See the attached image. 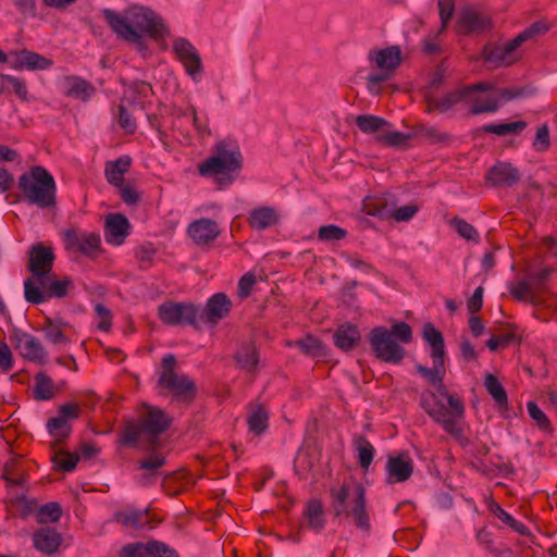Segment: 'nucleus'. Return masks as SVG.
Segmentation results:
<instances>
[{
	"instance_id": "nucleus-1",
	"label": "nucleus",
	"mask_w": 557,
	"mask_h": 557,
	"mask_svg": "<svg viewBox=\"0 0 557 557\" xmlns=\"http://www.w3.org/2000/svg\"><path fill=\"white\" fill-rule=\"evenodd\" d=\"M422 337L431 348L430 356L433 360V367L428 368L422 364H416V370L430 385L437 387L442 396L446 397L449 408L437 398L434 392L429 393V398L421 399V407L448 434L460 437L462 435L460 420L463 419L465 406L461 399L449 394L443 384L446 374V352L443 333L431 322H428L423 325Z\"/></svg>"
},
{
	"instance_id": "nucleus-2",
	"label": "nucleus",
	"mask_w": 557,
	"mask_h": 557,
	"mask_svg": "<svg viewBox=\"0 0 557 557\" xmlns=\"http://www.w3.org/2000/svg\"><path fill=\"white\" fill-rule=\"evenodd\" d=\"M102 14L117 38L135 44L138 48L145 47V36L159 40L168 34L163 20L147 7L133 4L123 13L104 9Z\"/></svg>"
},
{
	"instance_id": "nucleus-3",
	"label": "nucleus",
	"mask_w": 557,
	"mask_h": 557,
	"mask_svg": "<svg viewBox=\"0 0 557 557\" xmlns=\"http://www.w3.org/2000/svg\"><path fill=\"white\" fill-rule=\"evenodd\" d=\"M146 411L138 420L127 419L122 422L117 443L127 448L140 445L147 451L157 450L160 446V435L172 424V418L161 408L145 405Z\"/></svg>"
},
{
	"instance_id": "nucleus-4",
	"label": "nucleus",
	"mask_w": 557,
	"mask_h": 557,
	"mask_svg": "<svg viewBox=\"0 0 557 557\" xmlns=\"http://www.w3.org/2000/svg\"><path fill=\"white\" fill-rule=\"evenodd\" d=\"M330 507L334 518L345 519L363 533L371 531V519L367 509L366 488L356 484L351 491L349 484L330 488Z\"/></svg>"
},
{
	"instance_id": "nucleus-5",
	"label": "nucleus",
	"mask_w": 557,
	"mask_h": 557,
	"mask_svg": "<svg viewBox=\"0 0 557 557\" xmlns=\"http://www.w3.org/2000/svg\"><path fill=\"white\" fill-rule=\"evenodd\" d=\"M18 188L29 203H35L40 208L55 205L54 178L40 165L33 166L29 174L25 173L20 176Z\"/></svg>"
},
{
	"instance_id": "nucleus-6",
	"label": "nucleus",
	"mask_w": 557,
	"mask_h": 557,
	"mask_svg": "<svg viewBox=\"0 0 557 557\" xmlns=\"http://www.w3.org/2000/svg\"><path fill=\"white\" fill-rule=\"evenodd\" d=\"M176 367L177 360L173 354L162 358L158 387L172 394L177 401L191 404L197 395L196 384L187 375L178 374Z\"/></svg>"
},
{
	"instance_id": "nucleus-7",
	"label": "nucleus",
	"mask_w": 557,
	"mask_h": 557,
	"mask_svg": "<svg viewBox=\"0 0 557 557\" xmlns=\"http://www.w3.org/2000/svg\"><path fill=\"white\" fill-rule=\"evenodd\" d=\"M243 156L239 148L227 140H221L213 147L212 156L198 164V173L208 177L219 174L239 172Z\"/></svg>"
},
{
	"instance_id": "nucleus-8",
	"label": "nucleus",
	"mask_w": 557,
	"mask_h": 557,
	"mask_svg": "<svg viewBox=\"0 0 557 557\" xmlns=\"http://www.w3.org/2000/svg\"><path fill=\"white\" fill-rule=\"evenodd\" d=\"M368 341L373 355L383 362L398 364L405 358V348L393 339L385 326L373 327L368 334Z\"/></svg>"
},
{
	"instance_id": "nucleus-9",
	"label": "nucleus",
	"mask_w": 557,
	"mask_h": 557,
	"mask_svg": "<svg viewBox=\"0 0 557 557\" xmlns=\"http://www.w3.org/2000/svg\"><path fill=\"white\" fill-rule=\"evenodd\" d=\"M199 306L193 302L165 301L158 307L160 320L168 325H190L200 330Z\"/></svg>"
},
{
	"instance_id": "nucleus-10",
	"label": "nucleus",
	"mask_w": 557,
	"mask_h": 557,
	"mask_svg": "<svg viewBox=\"0 0 557 557\" xmlns=\"http://www.w3.org/2000/svg\"><path fill=\"white\" fill-rule=\"evenodd\" d=\"M81 416V407L77 404H64L59 407V416L50 418L47 422V430L54 437L52 447L63 445L69 438L72 426L70 420H76Z\"/></svg>"
},
{
	"instance_id": "nucleus-11",
	"label": "nucleus",
	"mask_w": 557,
	"mask_h": 557,
	"mask_svg": "<svg viewBox=\"0 0 557 557\" xmlns=\"http://www.w3.org/2000/svg\"><path fill=\"white\" fill-rule=\"evenodd\" d=\"M10 342L24 359L38 364H45L48 361L46 348L34 335L14 326L10 334Z\"/></svg>"
},
{
	"instance_id": "nucleus-12",
	"label": "nucleus",
	"mask_w": 557,
	"mask_h": 557,
	"mask_svg": "<svg viewBox=\"0 0 557 557\" xmlns=\"http://www.w3.org/2000/svg\"><path fill=\"white\" fill-rule=\"evenodd\" d=\"M521 173L512 163L496 161L484 176L485 185L491 188H511L521 181Z\"/></svg>"
},
{
	"instance_id": "nucleus-13",
	"label": "nucleus",
	"mask_w": 557,
	"mask_h": 557,
	"mask_svg": "<svg viewBox=\"0 0 557 557\" xmlns=\"http://www.w3.org/2000/svg\"><path fill=\"white\" fill-rule=\"evenodd\" d=\"M233 302L225 293L213 294L203 309L199 308V324L216 326L219 322L228 317Z\"/></svg>"
},
{
	"instance_id": "nucleus-14",
	"label": "nucleus",
	"mask_w": 557,
	"mask_h": 557,
	"mask_svg": "<svg viewBox=\"0 0 557 557\" xmlns=\"http://www.w3.org/2000/svg\"><path fill=\"white\" fill-rule=\"evenodd\" d=\"M173 51L183 63L187 74L194 81H200L203 73L202 61L193 44L185 38H176L173 41Z\"/></svg>"
},
{
	"instance_id": "nucleus-15",
	"label": "nucleus",
	"mask_w": 557,
	"mask_h": 557,
	"mask_svg": "<svg viewBox=\"0 0 557 557\" xmlns=\"http://www.w3.org/2000/svg\"><path fill=\"white\" fill-rule=\"evenodd\" d=\"M69 249H76L86 256H94L100 251L101 239L97 233L82 232L78 228H69L63 233Z\"/></svg>"
},
{
	"instance_id": "nucleus-16",
	"label": "nucleus",
	"mask_w": 557,
	"mask_h": 557,
	"mask_svg": "<svg viewBox=\"0 0 557 557\" xmlns=\"http://www.w3.org/2000/svg\"><path fill=\"white\" fill-rule=\"evenodd\" d=\"M490 28H492V20L472 8H465L456 23L457 33L465 36L478 35Z\"/></svg>"
},
{
	"instance_id": "nucleus-17",
	"label": "nucleus",
	"mask_w": 557,
	"mask_h": 557,
	"mask_svg": "<svg viewBox=\"0 0 557 557\" xmlns=\"http://www.w3.org/2000/svg\"><path fill=\"white\" fill-rule=\"evenodd\" d=\"M413 469V460L407 453L388 456L385 466L386 482L388 484L404 483L411 478Z\"/></svg>"
},
{
	"instance_id": "nucleus-18",
	"label": "nucleus",
	"mask_w": 557,
	"mask_h": 557,
	"mask_svg": "<svg viewBox=\"0 0 557 557\" xmlns=\"http://www.w3.org/2000/svg\"><path fill=\"white\" fill-rule=\"evenodd\" d=\"M520 46L516 42L515 38L504 46L488 42L483 47L482 58L484 61L490 62L495 66H509L518 60L515 55V51Z\"/></svg>"
},
{
	"instance_id": "nucleus-19",
	"label": "nucleus",
	"mask_w": 557,
	"mask_h": 557,
	"mask_svg": "<svg viewBox=\"0 0 557 557\" xmlns=\"http://www.w3.org/2000/svg\"><path fill=\"white\" fill-rule=\"evenodd\" d=\"M53 271L30 275L24 281V297L27 302L39 305L47 301L49 283Z\"/></svg>"
},
{
	"instance_id": "nucleus-20",
	"label": "nucleus",
	"mask_w": 557,
	"mask_h": 557,
	"mask_svg": "<svg viewBox=\"0 0 557 557\" xmlns=\"http://www.w3.org/2000/svg\"><path fill=\"white\" fill-rule=\"evenodd\" d=\"M33 546L44 555L51 556L60 550L63 543L62 534L53 527L44 525L34 531Z\"/></svg>"
},
{
	"instance_id": "nucleus-21",
	"label": "nucleus",
	"mask_w": 557,
	"mask_h": 557,
	"mask_svg": "<svg viewBox=\"0 0 557 557\" xmlns=\"http://www.w3.org/2000/svg\"><path fill=\"white\" fill-rule=\"evenodd\" d=\"M52 64L51 59L27 49L10 53V66L16 71H44L48 70Z\"/></svg>"
},
{
	"instance_id": "nucleus-22",
	"label": "nucleus",
	"mask_w": 557,
	"mask_h": 557,
	"mask_svg": "<svg viewBox=\"0 0 557 557\" xmlns=\"http://www.w3.org/2000/svg\"><path fill=\"white\" fill-rule=\"evenodd\" d=\"M187 232L197 246L210 245L221 234L218 223L207 218L190 223Z\"/></svg>"
},
{
	"instance_id": "nucleus-23",
	"label": "nucleus",
	"mask_w": 557,
	"mask_h": 557,
	"mask_svg": "<svg viewBox=\"0 0 557 557\" xmlns=\"http://www.w3.org/2000/svg\"><path fill=\"white\" fill-rule=\"evenodd\" d=\"M129 222L122 213L107 215L104 222V238L107 243L120 246L129 234Z\"/></svg>"
},
{
	"instance_id": "nucleus-24",
	"label": "nucleus",
	"mask_w": 557,
	"mask_h": 557,
	"mask_svg": "<svg viewBox=\"0 0 557 557\" xmlns=\"http://www.w3.org/2000/svg\"><path fill=\"white\" fill-rule=\"evenodd\" d=\"M54 252L51 247L42 244L34 245L29 251L28 271L30 275L51 272L54 262Z\"/></svg>"
},
{
	"instance_id": "nucleus-25",
	"label": "nucleus",
	"mask_w": 557,
	"mask_h": 557,
	"mask_svg": "<svg viewBox=\"0 0 557 557\" xmlns=\"http://www.w3.org/2000/svg\"><path fill=\"white\" fill-rule=\"evenodd\" d=\"M369 61L374 63L381 71L393 73L401 63V49L399 46H389L380 50L369 52Z\"/></svg>"
},
{
	"instance_id": "nucleus-26",
	"label": "nucleus",
	"mask_w": 557,
	"mask_h": 557,
	"mask_svg": "<svg viewBox=\"0 0 557 557\" xmlns=\"http://www.w3.org/2000/svg\"><path fill=\"white\" fill-rule=\"evenodd\" d=\"M333 339L334 345L341 350L352 351L359 346L361 334L357 325L347 322L338 325L334 332Z\"/></svg>"
},
{
	"instance_id": "nucleus-27",
	"label": "nucleus",
	"mask_w": 557,
	"mask_h": 557,
	"mask_svg": "<svg viewBox=\"0 0 557 557\" xmlns=\"http://www.w3.org/2000/svg\"><path fill=\"white\" fill-rule=\"evenodd\" d=\"M467 97L463 88L453 90L446 94L443 98H437L433 95H426L425 102L428 113L438 112L446 113L451 110L457 103L466 101Z\"/></svg>"
},
{
	"instance_id": "nucleus-28",
	"label": "nucleus",
	"mask_w": 557,
	"mask_h": 557,
	"mask_svg": "<svg viewBox=\"0 0 557 557\" xmlns=\"http://www.w3.org/2000/svg\"><path fill=\"white\" fill-rule=\"evenodd\" d=\"M66 97L76 98L83 101L88 100L96 91L91 83L76 75H69L64 77Z\"/></svg>"
},
{
	"instance_id": "nucleus-29",
	"label": "nucleus",
	"mask_w": 557,
	"mask_h": 557,
	"mask_svg": "<svg viewBox=\"0 0 557 557\" xmlns=\"http://www.w3.org/2000/svg\"><path fill=\"white\" fill-rule=\"evenodd\" d=\"M69 326L66 322L61 319H51L46 317L40 327L46 341L52 345H67L70 338L64 333V327Z\"/></svg>"
},
{
	"instance_id": "nucleus-30",
	"label": "nucleus",
	"mask_w": 557,
	"mask_h": 557,
	"mask_svg": "<svg viewBox=\"0 0 557 557\" xmlns=\"http://www.w3.org/2000/svg\"><path fill=\"white\" fill-rule=\"evenodd\" d=\"M393 202L386 195L369 196L363 200V211L368 215L377 216L382 220L389 219L393 214Z\"/></svg>"
},
{
	"instance_id": "nucleus-31",
	"label": "nucleus",
	"mask_w": 557,
	"mask_h": 557,
	"mask_svg": "<svg viewBox=\"0 0 557 557\" xmlns=\"http://www.w3.org/2000/svg\"><path fill=\"white\" fill-rule=\"evenodd\" d=\"M236 366L246 371L255 372L259 363V351L251 342L243 343L234 355Z\"/></svg>"
},
{
	"instance_id": "nucleus-32",
	"label": "nucleus",
	"mask_w": 557,
	"mask_h": 557,
	"mask_svg": "<svg viewBox=\"0 0 557 557\" xmlns=\"http://www.w3.org/2000/svg\"><path fill=\"white\" fill-rule=\"evenodd\" d=\"M132 165L129 156H123L114 161H108L104 166V175L109 184L121 186L124 183V174L127 173Z\"/></svg>"
},
{
	"instance_id": "nucleus-33",
	"label": "nucleus",
	"mask_w": 557,
	"mask_h": 557,
	"mask_svg": "<svg viewBox=\"0 0 557 557\" xmlns=\"http://www.w3.org/2000/svg\"><path fill=\"white\" fill-rule=\"evenodd\" d=\"M154 451H149L150 455L138 463V468L146 471L140 479L143 485L153 484L159 474V469L166 463L165 457Z\"/></svg>"
},
{
	"instance_id": "nucleus-34",
	"label": "nucleus",
	"mask_w": 557,
	"mask_h": 557,
	"mask_svg": "<svg viewBox=\"0 0 557 557\" xmlns=\"http://www.w3.org/2000/svg\"><path fill=\"white\" fill-rule=\"evenodd\" d=\"M248 223L252 228L264 230L276 225L278 223V215L273 208L262 207L250 213Z\"/></svg>"
},
{
	"instance_id": "nucleus-35",
	"label": "nucleus",
	"mask_w": 557,
	"mask_h": 557,
	"mask_svg": "<svg viewBox=\"0 0 557 557\" xmlns=\"http://www.w3.org/2000/svg\"><path fill=\"white\" fill-rule=\"evenodd\" d=\"M304 516L310 529L320 532L324 528V510L320 499H310L307 502Z\"/></svg>"
},
{
	"instance_id": "nucleus-36",
	"label": "nucleus",
	"mask_w": 557,
	"mask_h": 557,
	"mask_svg": "<svg viewBox=\"0 0 557 557\" xmlns=\"http://www.w3.org/2000/svg\"><path fill=\"white\" fill-rule=\"evenodd\" d=\"M51 449L54 451L51 461L54 463L57 471L71 472L76 468L79 461L78 454L69 453L62 448L58 449V446H55V448L51 446Z\"/></svg>"
},
{
	"instance_id": "nucleus-37",
	"label": "nucleus",
	"mask_w": 557,
	"mask_h": 557,
	"mask_svg": "<svg viewBox=\"0 0 557 557\" xmlns=\"http://www.w3.org/2000/svg\"><path fill=\"white\" fill-rule=\"evenodd\" d=\"M527 127L524 121H516L511 123L487 124L475 131L479 135L481 133L495 134L497 136L516 135L521 133Z\"/></svg>"
},
{
	"instance_id": "nucleus-38",
	"label": "nucleus",
	"mask_w": 557,
	"mask_h": 557,
	"mask_svg": "<svg viewBox=\"0 0 557 557\" xmlns=\"http://www.w3.org/2000/svg\"><path fill=\"white\" fill-rule=\"evenodd\" d=\"M484 386L487 393L493 397L499 409L508 408V396L504 386L500 384L496 375L488 373L484 379Z\"/></svg>"
},
{
	"instance_id": "nucleus-39",
	"label": "nucleus",
	"mask_w": 557,
	"mask_h": 557,
	"mask_svg": "<svg viewBox=\"0 0 557 557\" xmlns=\"http://www.w3.org/2000/svg\"><path fill=\"white\" fill-rule=\"evenodd\" d=\"M412 138H420L430 145L446 143L451 137L447 133H441L437 128L418 124L412 127Z\"/></svg>"
},
{
	"instance_id": "nucleus-40",
	"label": "nucleus",
	"mask_w": 557,
	"mask_h": 557,
	"mask_svg": "<svg viewBox=\"0 0 557 557\" xmlns=\"http://www.w3.org/2000/svg\"><path fill=\"white\" fill-rule=\"evenodd\" d=\"M53 381L45 372L35 375L34 397L37 400H49L55 395Z\"/></svg>"
},
{
	"instance_id": "nucleus-41",
	"label": "nucleus",
	"mask_w": 557,
	"mask_h": 557,
	"mask_svg": "<svg viewBox=\"0 0 557 557\" xmlns=\"http://www.w3.org/2000/svg\"><path fill=\"white\" fill-rule=\"evenodd\" d=\"M294 345L300 349V351L310 357H324L326 356V348L323 343L311 334L297 339Z\"/></svg>"
},
{
	"instance_id": "nucleus-42",
	"label": "nucleus",
	"mask_w": 557,
	"mask_h": 557,
	"mask_svg": "<svg viewBox=\"0 0 557 557\" xmlns=\"http://www.w3.org/2000/svg\"><path fill=\"white\" fill-rule=\"evenodd\" d=\"M269 413L264 406L257 405L248 416L249 431L256 435L262 434L268 429Z\"/></svg>"
},
{
	"instance_id": "nucleus-43",
	"label": "nucleus",
	"mask_w": 557,
	"mask_h": 557,
	"mask_svg": "<svg viewBox=\"0 0 557 557\" xmlns=\"http://www.w3.org/2000/svg\"><path fill=\"white\" fill-rule=\"evenodd\" d=\"M354 444L358 451V461L363 470H368L372 463L375 449L364 435L355 437Z\"/></svg>"
},
{
	"instance_id": "nucleus-44",
	"label": "nucleus",
	"mask_w": 557,
	"mask_h": 557,
	"mask_svg": "<svg viewBox=\"0 0 557 557\" xmlns=\"http://www.w3.org/2000/svg\"><path fill=\"white\" fill-rule=\"evenodd\" d=\"M63 510L59 503L50 502L38 508L36 519L38 523L47 525L58 522L62 517Z\"/></svg>"
},
{
	"instance_id": "nucleus-45",
	"label": "nucleus",
	"mask_w": 557,
	"mask_h": 557,
	"mask_svg": "<svg viewBox=\"0 0 557 557\" xmlns=\"http://www.w3.org/2000/svg\"><path fill=\"white\" fill-rule=\"evenodd\" d=\"M355 122L358 128L364 134H375L384 126L388 125L385 119L371 114H360L356 116Z\"/></svg>"
},
{
	"instance_id": "nucleus-46",
	"label": "nucleus",
	"mask_w": 557,
	"mask_h": 557,
	"mask_svg": "<svg viewBox=\"0 0 557 557\" xmlns=\"http://www.w3.org/2000/svg\"><path fill=\"white\" fill-rule=\"evenodd\" d=\"M550 29V25L544 21H536L533 24H531L529 27H527L524 30L519 33L515 39L516 42H518L519 46H521L523 42L528 40H534L537 37L546 34Z\"/></svg>"
},
{
	"instance_id": "nucleus-47",
	"label": "nucleus",
	"mask_w": 557,
	"mask_h": 557,
	"mask_svg": "<svg viewBox=\"0 0 557 557\" xmlns=\"http://www.w3.org/2000/svg\"><path fill=\"white\" fill-rule=\"evenodd\" d=\"M410 139H412V132L401 133V132H396V131L379 134L374 138V140L379 145L387 146V147H400Z\"/></svg>"
},
{
	"instance_id": "nucleus-48",
	"label": "nucleus",
	"mask_w": 557,
	"mask_h": 557,
	"mask_svg": "<svg viewBox=\"0 0 557 557\" xmlns=\"http://www.w3.org/2000/svg\"><path fill=\"white\" fill-rule=\"evenodd\" d=\"M148 517V509L144 511H131V512H116L114 515L115 521L122 523L127 527L131 525L134 529H143L144 528V519Z\"/></svg>"
},
{
	"instance_id": "nucleus-49",
	"label": "nucleus",
	"mask_w": 557,
	"mask_h": 557,
	"mask_svg": "<svg viewBox=\"0 0 557 557\" xmlns=\"http://www.w3.org/2000/svg\"><path fill=\"white\" fill-rule=\"evenodd\" d=\"M73 285V281L70 277L58 280L53 273L51 282L49 283V290L47 295V301L51 298H64L67 296L70 286Z\"/></svg>"
},
{
	"instance_id": "nucleus-50",
	"label": "nucleus",
	"mask_w": 557,
	"mask_h": 557,
	"mask_svg": "<svg viewBox=\"0 0 557 557\" xmlns=\"http://www.w3.org/2000/svg\"><path fill=\"white\" fill-rule=\"evenodd\" d=\"M527 408L530 417L536 422L541 431L548 433L553 431L548 417L534 401H529Z\"/></svg>"
},
{
	"instance_id": "nucleus-51",
	"label": "nucleus",
	"mask_w": 557,
	"mask_h": 557,
	"mask_svg": "<svg viewBox=\"0 0 557 557\" xmlns=\"http://www.w3.org/2000/svg\"><path fill=\"white\" fill-rule=\"evenodd\" d=\"M451 225L455 226L457 233L465 239L473 243H479L480 235L473 225L460 218H454Z\"/></svg>"
},
{
	"instance_id": "nucleus-52",
	"label": "nucleus",
	"mask_w": 557,
	"mask_h": 557,
	"mask_svg": "<svg viewBox=\"0 0 557 557\" xmlns=\"http://www.w3.org/2000/svg\"><path fill=\"white\" fill-rule=\"evenodd\" d=\"M347 236V231L335 224L323 225L318 231V237L322 242L342 240Z\"/></svg>"
},
{
	"instance_id": "nucleus-53",
	"label": "nucleus",
	"mask_w": 557,
	"mask_h": 557,
	"mask_svg": "<svg viewBox=\"0 0 557 557\" xmlns=\"http://www.w3.org/2000/svg\"><path fill=\"white\" fill-rule=\"evenodd\" d=\"M391 336L394 341H398L404 344H408L412 341V329L411 326L403 321L394 323L391 329Z\"/></svg>"
},
{
	"instance_id": "nucleus-54",
	"label": "nucleus",
	"mask_w": 557,
	"mask_h": 557,
	"mask_svg": "<svg viewBox=\"0 0 557 557\" xmlns=\"http://www.w3.org/2000/svg\"><path fill=\"white\" fill-rule=\"evenodd\" d=\"M499 99H486L480 100L479 98L474 99L473 106L469 111L471 115H479L483 113H493L499 109Z\"/></svg>"
},
{
	"instance_id": "nucleus-55",
	"label": "nucleus",
	"mask_w": 557,
	"mask_h": 557,
	"mask_svg": "<svg viewBox=\"0 0 557 557\" xmlns=\"http://www.w3.org/2000/svg\"><path fill=\"white\" fill-rule=\"evenodd\" d=\"M0 79L9 84L22 101H28V90L24 79L7 74H0Z\"/></svg>"
},
{
	"instance_id": "nucleus-56",
	"label": "nucleus",
	"mask_w": 557,
	"mask_h": 557,
	"mask_svg": "<svg viewBox=\"0 0 557 557\" xmlns=\"http://www.w3.org/2000/svg\"><path fill=\"white\" fill-rule=\"evenodd\" d=\"M534 88L530 86L505 88L499 90V101L508 102L513 99L524 98L533 95Z\"/></svg>"
},
{
	"instance_id": "nucleus-57",
	"label": "nucleus",
	"mask_w": 557,
	"mask_h": 557,
	"mask_svg": "<svg viewBox=\"0 0 557 557\" xmlns=\"http://www.w3.org/2000/svg\"><path fill=\"white\" fill-rule=\"evenodd\" d=\"M510 295L517 301H525L530 304V298L532 296V283L527 280L520 281L510 287Z\"/></svg>"
},
{
	"instance_id": "nucleus-58",
	"label": "nucleus",
	"mask_w": 557,
	"mask_h": 557,
	"mask_svg": "<svg viewBox=\"0 0 557 557\" xmlns=\"http://www.w3.org/2000/svg\"><path fill=\"white\" fill-rule=\"evenodd\" d=\"M121 557H150V541L125 545L121 550Z\"/></svg>"
},
{
	"instance_id": "nucleus-59",
	"label": "nucleus",
	"mask_w": 557,
	"mask_h": 557,
	"mask_svg": "<svg viewBox=\"0 0 557 557\" xmlns=\"http://www.w3.org/2000/svg\"><path fill=\"white\" fill-rule=\"evenodd\" d=\"M117 113V123L120 127L127 134H134L137 129V124L124 104H119Z\"/></svg>"
},
{
	"instance_id": "nucleus-60",
	"label": "nucleus",
	"mask_w": 557,
	"mask_h": 557,
	"mask_svg": "<svg viewBox=\"0 0 557 557\" xmlns=\"http://www.w3.org/2000/svg\"><path fill=\"white\" fill-rule=\"evenodd\" d=\"M549 147V129L546 124H543L536 129V135L533 141V148L539 152H544L547 151Z\"/></svg>"
},
{
	"instance_id": "nucleus-61",
	"label": "nucleus",
	"mask_w": 557,
	"mask_h": 557,
	"mask_svg": "<svg viewBox=\"0 0 557 557\" xmlns=\"http://www.w3.org/2000/svg\"><path fill=\"white\" fill-rule=\"evenodd\" d=\"M150 557H180L177 552L163 542L150 541Z\"/></svg>"
},
{
	"instance_id": "nucleus-62",
	"label": "nucleus",
	"mask_w": 557,
	"mask_h": 557,
	"mask_svg": "<svg viewBox=\"0 0 557 557\" xmlns=\"http://www.w3.org/2000/svg\"><path fill=\"white\" fill-rule=\"evenodd\" d=\"M437 8L441 17L442 30L447 27L448 22L450 21L454 10H455V1L454 0H437Z\"/></svg>"
},
{
	"instance_id": "nucleus-63",
	"label": "nucleus",
	"mask_w": 557,
	"mask_h": 557,
	"mask_svg": "<svg viewBox=\"0 0 557 557\" xmlns=\"http://www.w3.org/2000/svg\"><path fill=\"white\" fill-rule=\"evenodd\" d=\"M529 282L532 283V296L530 298V304L533 306L543 305V294L546 292L547 288L546 282L540 281L537 278H530Z\"/></svg>"
},
{
	"instance_id": "nucleus-64",
	"label": "nucleus",
	"mask_w": 557,
	"mask_h": 557,
	"mask_svg": "<svg viewBox=\"0 0 557 557\" xmlns=\"http://www.w3.org/2000/svg\"><path fill=\"white\" fill-rule=\"evenodd\" d=\"M95 311L98 318L100 319V322L98 323V329L104 332H109L112 325L111 311L102 304H97L95 307Z\"/></svg>"
}]
</instances>
